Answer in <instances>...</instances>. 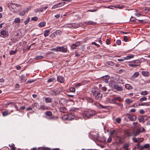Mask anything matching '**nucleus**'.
Here are the masks:
<instances>
[{
  "mask_svg": "<svg viewBox=\"0 0 150 150\" xmlns=\"http://www.w3.org/2000/svg\"><path fill=\"white\" fill-rule=\"evenodd\" d=\"M91 91L93 95L95 96L96 99L100 100L102 98V95L97 88H92Z\"/></svg>",
  "mask_w": 150,
  "mask_h": 150,
  "instance_id": "1",
  "label": "nucleus"
},
{
  "mask_svg": "<svg viewBox=\"0 0 150 150\" xmlns=\"http://www.w3.org/2000/svg\"><path fill=\"white\" fill-rule=\"evenodd\" d=\"M8 6L10 9L14 12L18 11L20 7V6L19 4L13 3H9Z\"/></svg>",
  "mask_w": 150,
  "mask_h": 150,
  "instance_id": "2",
  "label": "nucleus"
},
{
  "mask_svg": "<svg viewBox=\"0 0 150 150\" xmlns=\"http://www.w3.org/2000/svg\"><path fill=\"white\" fill-rule=\"evenodd\" d=\"M96 114V112L94 110H85L83 113V116L84 119H88L91 116H93Z\"/></svg>",
  "mask_w": 150,
  "mask_h": 150,
  "instance_id": "3",
  "label": "nucleus"
},
{
  "mask_svg": "<svg viewBox=\"0 0 150 150\" xmlns=\"http://www.w3.org/2000/svg\"><path fill=\"white\" fill-rule=\"evenodd\" d=\"M92 105L95 106L97 107V108L99 109L106 108L107 107V106H104L102 105L98 102H95Z\"/></svg>",
  "mask_w": 150,
  "mask_h": 150,
  "instance_id": "4",
  "label": "nucleus"
},
{
  "mask_svg": "<svg viewBox=\"0 0 150 150\" xmlns=\"http://www.w3.org/2000/svg\"><path fill=\"white\" fill-rule=\"evenodd\" d=\"M57 51L66 52H67V47L65 46L57 47Z\"/></svg>",
  "mask_w": 150,
  "mask_h": 150,
  "instance_id": "5",
  "label": "nucleus"
},
{
  "mask_svg": "<svg viewBox=\"0 0 150 150\" xmlns=\"http://www.w3.org/2000/svg\"><path fill=\"white\" fill-rule=\"evenodd\" d=\"M65 4V2H62L57 4L53 6L52 7V9H55L58 7L62 6H64Z\"/></svg>",
  "mask_w": 150,
  "mask_h": 150,
  "instance_id": "6",
  "label": "nucleus"
},
{
  "mask_svg": "<svg viewBox=\"0 0 150 150\" xmlns=\"http://www.w3.org/2000/svg\"><path fill=\"white\" fill-rule=\"evenodd\" d=\"M69 25H71V28H78L80 26V24L77 23H70L69 24Z\"/></svg>",
  "mask_w": 150,
  "mask_h": 150,
  "instance_id": "7",
  "label": "nucleus"
},
{
  "mask_svg": "<svg viewBox=\"0 0 150 150\" xmlns=\"http://www.w3.org/2000/svg\"><path fill=\"white\" fill-rule=\"evenodd\" d=\"M1 34L2 35V36L4 38H5L8 36V33L7 31L3 30L1 32Z\"/></svg>",
  "mask_w": 150,
  "mask_h": 150,
  "instance_id": "8",
  "label": "nucleus"
},
{
  "mask_svg": "<svg viewBox=\"0 0 150 150\" xmlns=\"http://www.w3.org/2000/svg\"><path fill=\"white\" fill-rule=\"evenodd\" d=\"M140 149L143 150L144 148L148 149V150H150V146L149 144H147L144 145L140 146Z\"/></svg>",
  "mask_w": 150,
  "mask_h": 150,
  "instance_id": "9",
  "label": "nucleus"
},
{
  "mask_svg": "<svg viewBox=\"0 0 150 150\" xmlns=\"http://www.w3.org/2000/svg\"><path fill=\"white\" fill-rule=\"evenodd\" d=\"M74 116L71 114H69L67 116L66 119L68 120H72L74 118Z\"/></svg>",
  "mask_w": 150,
  "mask_h": 150,
  "instance_id": "10",
  "label": "nucleus"
},
{
  "mask_svg": "<svg viewBox=\"0 0 150 150\" xmlns=\"http://www.w3.org/2000/svg\"><path fill=\"white\" fill-rule=\"evenodd\" d=\"M109 78L110 77L106 75L103 76L102 79L105 83H108Z\"/></svg>",
  "mask_w": 150,
  "mask_h": 150,
  "instance_id": "11",
  "label": "nucleus"
},
{
  "mask_svg": "<svg viewBox=\"0 0 150 150\" xmlns=\"http://www.w3.org/2000/svg\"><path fill=\"white\" fill-rule=\"evenodd\" d=\"M57 80L60 83H62L64 82V79L63 76H60L57 77Z\"/></svg>",
  "mask_w": 150,
  "mask_h": 150,
  "instance_id": "12",
  "label": "nucleus"
},
{
  "mask_svg": "<svg viewBox=\"0 0 150 150\" xmlns=\"http://www.w3.org/2000/svg\"><path fill=\"white\" fill-rule=\"evenodd\" d=\"M50 93L51 95L55 96L58 94L59 93V92L58 91L56 90L54 91H50Z\"/></svg>",
  "mask_w": 150,
  "mask_h": 150,
  "instance_id": "13",
  "label": "nucleus"
},
{
  "mask_svg": "<svg viewBox=\"0 0 150 150\" xmlns=\"http://www.w3.org/2000/svg\"><path fill=\"white\" fill-rule=\"evenodd\" d=\"M85 23L86 25H95L96 24V23L91 21H87L85 22Z\"/></svg>",
  "mask_w": 150,
  "mask_h": 150,
  "instance_id": "14",
  "label": "nucleus"
},
{
  "mask_svg": "<svg viewBox=\"0 0 150 150\" xmlns=\"http://www.w3.org/2000/svg\"><path fill=\"white\" fill-rule=\"evenodd\" d=\"M80 42H76L75 44H73L71 46V48L73 49L76 48V47L80 45Z\"/></svg>",
  "mask_w": 150,
  "mask_h": 150,
  "instance_id": "15",
  "label": "nucleus"
},
{
  "mask_svg": "<svg viewBox=\"0 0 150 150\" xmlns=\"http://www.w3.org/2000/svg\"><path fill=\"white\" fill-rule=\"evenodd\" d=\"M130 120L132 121H134L137 118L136 115H133L132 116H129L128 117Z\"/></svg>",
  "mask_w": 150,
  "mask_h": 150,
  "instance_id": "16",
  "label": "nucleus"
},
{
  "mask_svg": "<svg viewBox=\"0 0 150 150\" xmlns=\"http://www.w3.org/2000/svg\"><path fill=\"white\" fill-rule=\"evenodd\" d=\"M113 87L119 91H121L122 90V88L121 87L118 86L117 85H114Z\"/></svg>",
  "mask_w": 150,
  "mask_h": 150,
  "instance_id": "17",
  "label": "nucleus"
},
{
  "mask_svg": "<svg viewBox=\"0 0 150 150\" xmlns=\"http://www.w3.org/2000/svg\"><path fill=\"white\" fill-rule=\"evenodd\" d=\"M139 106H149L150 105V102L147 103H139L138 104Z\"/></svg>",
  "mask_w": 150,
  "mask_h": 150,
  "instance_id": "18",
  "label": "nucleus"
},
{
  "mask_svg": "<svg viewBox=\"0 0 150 150\" xmlns=\"http://www.w3.org/2000/svg\"><path fill=\"white\" fill-rule=\"evenodd\" d=\"M20 78L22 81H25L27 79L26 76L24 75L21 76Z\"/></svg>",
  "mask_w": 150,
  "mask_h": 150,
  "instance_id": "19",
  "label": "nucleus"
},
{
  "mask_svg": "<svg viewBox=\"0 0 150 150\" xmlns=\"http://www.w3.org/2000/svg\"><path fill=\"white\" fill-rule=\"evenodd\" d=\"M142 74L144 76H149V74L148 71H142Z\"/></svg>",
  "mask_w": 150,
  "mask_h": 150,
  "instance_id": "20",
  "label": "nucleus"
},
{
  "mask_svg": "<svg viewBox=\"0 0 150 150\" xmlns=\"http://www.w3.org/2000/svg\"><path fill=\"white\" fill-rule=\"evenodd\" d=\"M133 101L132 100H131L129 98H127L125 100V103L128 104H129L132 103Z\"/></svg>",
  "mask_w": 150,
  "mask_h": 150,
  "instance_id": "21",
  "label": "nucleus"
},
{
  "mask_svg": "<svg viewBox=\"0 0 150 150\" xmlns=\"http://www.w3.org/2000/svg\"><path fill=\"white\" fill-rule=\"evenodd\" d=\"M117 100H118V101L120 102H121L122 101V100L121 99V98L120 96H118V97H114V98H113L112 99V101H116Z\"/></svg>",
  "mask_w": 150,
  "mask_h": 150,
  "instance_id": "22",
  "label": "nucleus"
},
{
  "mask_svg": "<svg viewBox=\"0 0 150 150\" xmlns=\"http://www.w3.org/2000/svg\"><path fill=\"white\" fill-rule=\"evenodd\" d=\"M138 119L139 121L140 122H144V116H141L138 117Z\"/></svg>",
  "mask_w": 150,
  "mask_h": 150,
  "instance_id": "23",
  "label": "nucleus"
},
{
  "mask_svg": "<svg viewBox=\"0 0 150 150\" xmlns=\"http://www.w3.org/2000/svg\"><path fill=\"white\" fill-rule=\"evenodd\" d=\"M134 57V55L132 54H129L128 56L125 57V60H128Z\"/></svg>",
  "mask_w": 150,
  "mask_h": 150,
  "instance_id": "24",
  "label": "nucleus"
},
{
  "mask_svg": "<svg viewBox=\"0 0 150 150\" xmlns=\"http://www.w3.org/2000/svg\"><path fill=\"white\" fill-rule=\"evenodd\" d=\"M8 146L11 147V150H15L16 148L14 147V144L12 143L11 145L9 144Z\"/></svg>",
  "mask_w": 150,
  "mask_h": 150,
  "instance_id": "25",
  "label": "nucleus"
},
{
  "mask_svg": "<svg viewBox=\"0 0 150 150\" xmlns=\"http://www.w3.org/2000/svg\"><path fill=\"white\" fill-rule=\"evenodd\" d=\"M139 73L138 72H135L133 74L132 77L134 78L137 77L139 75Z\"/></svg>",
  "mask_w": 150,
  "mask_h": 150,
  "instance_id": "26",
  "label": "nucleus"
},
{
  "mask_svg": "<svg viewBox=\"0 0 150 150\" xmlns=\"http://www.w3.org/2000/svg\"><path fill=\"white\" fill-rule=\"evenodd\" d=\"M59 111L61 112H65L66 111V109L63 107L59 109Z\"/></svg>",
  "mask_w": 150,
  "mask_h": 150,
  "instance_id": "27",
  "label": "nucleus"
},
{
  "mask_svg": "<svg viewBox=\"0 0 150 150\" xmlns=\"http://www.w3.org/2000/svg\"><path fill=\"white\" fill-rule=\"evenodd\" d=\"M50 30H46L44 31V36L46 37L47 36H48L49 34L50 33Z\"/></svg>",
  "mask_w": 150,
  "mask_h": 150,
  "instance_id": "28",
  "label": "nucleus"
},
{
  "mask_svg": "<svg viewBox=\"0 0 150 150\" xmlns=\"http://www.w3.org/2000/svg\"><path fill=\"white\" fill-rule=\"evenodd\" d=\"M126 88L128 89H132V87L129 84H126L125 85Z\"/></svg>",
  "mask_w": 150,
  "mask_h": 150,
  "instance_id": "29",
  "label": "nucleus"
},
{
  "mask_svg": "<svg viewBox=\"0 0 150 150\" xmlns=\"http://www.w3.org/2000/svg\"><path fill=\"white\" fill-rule=\"evenodd\" d=\"M128 65L130 67H136L138 66V65L137 64H134L132 63H131L129 64H128Z\"/></svg>",
  "mask_w": 150,
  "mask_h": 150,
  "instance_id": "30",
  "label": "nucleus"
},
{
  "mask_svg": "<svg viewBox=\"0 0 150 150\" xmlns=\"http://www.w3.org/2000/svg\"><path fill=\"white\" fill-rule=\"evenodd\" d=\"M110 133L111 135H116L117 134V132L115 130H113L112 131H111L110 132Z\"/></svg>",
  "mask_w": 150,
  "mask_h": 150,
  "instance_id": "31",
  "label": "nucleus"
},
{
  "mask_svg": "<svg viewBox=\"0 0 150 150\" xmlns=\"http://www.w3.org/2000/svg\"><path fill=\"white\" fill-rule=\"evenodd\" d=\"M45 22H42L40 23H39L38 25H39V27H42L44 26H45Z\"/></svg>",
  "mask_w": 150,
  "mask_h": 150,
  "instance_id": "32",
  "label": "nucleus"
},
{
  "mask_svg": "<svg viewBox=\"0 0 150 150\" xmlns=\"http://www.w3.org/2000/svg\"><path fill=\"white\" fill-rule=\"evenodd\" d=\"M14 22L15 23H19L20 22V19L19 18H16L14 21Z\"/></svg>",
  "mask_w": 150,
  "mask_h": 150,
  "instance_id": "33",
  "label": "nucleus"
},
{
  "mask_svg": "<svg viewBox=\"0 0 150 150\" xmlns=\"http://www.w3.org/2000/svg\"><path fill=\"white\" fill-rule=\"evenodd\" d=\"M45 115L47 116H50L52 115V113L50 111H47L46 112Z\"/></svg>",
  "mask_w": 150,
  "mask_h": 150,
  "instance_id": "34",
  "label": "nucleus"
},
{
  "mask_svg": "<svg viewBox=\"0 0 150 150\" xmlns=\"http://www.w3.org/2000/svg\"><path fill=\"white\" fill-rule=\"evenodd\" d=\"M57 118L58 117L57 116H53L49 118L48 119L49 120H55L57 119Z\"/></svg>",
  "mask_w": 150,
  "mask_h": 150,
  "instance_id": "35",
  "label": "nucleus"
},
{
  "mask_svg": "<svg viewBox=\"0 0 150 150\" xmlns=\"http://www.w3.org/2000/svg\"><path fill=\"white\" fill-rule=\"evenodd\" d=\"M45 101L47 103H50L51 101V99L50 98H45Z\"/></svg>",
  "mask_w": 150,
  "mask_h": 150,
  "instance_id": "36",
  "label": "nucleus"
},
{
  "mask_svg": "<svg viewBox=\"0 0 150 150\" xmlns=\"http://www.w3.org/2000/svg\"><path fill=\"white\" fill-rule=\"evenodd\" d=\"M9 114L8 112L7 111H4L2 113V115L3 116H6L7 115Z\"/></svg>",
  "mask_w": 150,
  "mask_h": 150,
  "instance_id": "37",
  "label": "nucleus"
},
{
  "mask_svg": "<svg viewBox=\"0 0 150 150\" xmlns=\"http://www.w3.org/2000/svg\"><path fill=\"white\" fill-rule=\"evenodd\" d=\"M32 106L33 107H35L37 108H38L39 107V105L37 103H35L32 104Z\"/></svg>",
  "mask_w": 150,
  "mask_h": 150,
  "instance_id": "38",
  "label": "nucleus"
},
{
  "mask_svg": "<svg viewBox=\"0 0 150 150\" xmlns=\"http://www.w3.org/2000/svg\"><path fill=\"white\" fill-rule=\"evenodd\" d=\"M44 57L42 56H38L35 57V59L37 60L42 59Z\"/></svg>",
  "mask_w": 150,
  "mask_h": 150,
  "instance_id": "39",
  "label": "nucleus"
},
{
  "mask_svg": "<svg viewBox=\"0 0 150 150\" xmlns=\"http://www.w3.org/2000/svg\"><path fill=\"white\" fill-rule=\"evenodd\" d=\"M56 35H60L61 34L62 32L61 31L58 30L54 32Z\"/></svg>",
  "mask_w": 150,
  "mask_h": 150,
  "instance_id": "40",
  "label": "nucleus"
},
{
  "mask_svg": "<svg viewBox=\"0 0 150 150\" xmlns=\"http://www.w3.org/2000/svg\"><path fill=\"white\" fill-rule=\"evenodd\" d=\"M147 99V98L145 97H144L142 98H141L139 99V101L140 102H142L146 100Z\"/></svg>",
  "mask_w": 150,
  "mask_h": 150,
  "instance_id": "41",
  "label": "nucleus"
},
{
  "mask_svg": "<svg viewBox=\"0 0 150 150\" xmlns=\"http://www.w3.org/2000/svg\"><path fill=\"white\" fill-rule=\"evenodd\" d=\"M141 132L139 130L137 129L135 132L134 134L135 136H137Z\"/></svg>",
  "mask_w": 150,
  "mask_h": 150,
  "instance_id": "42",
  "label": "nucleus"
},
{
  "mask_svg": "<svg viewBox=\"0 0 150 150\" xmlns=\"http://www.w3.org/2000/svg\"><path fill=\"white\" fill-rule=\"evenodd\" d=\"M122 140L120 139H119L118 142H116V143L117 145H119L120 144H122Z\"/></svg>",
  "mask_w": 150,
  "mask_h": 150,
  "instance_id": "43",
  "label": "nucleus"
},
{
  "mask_svg": "<svg viewBox=\"0 0 150 150\" xmlns=\"http://www.w3.org/2000/svg\"><path fill=\"white\" fill-rule=\"evenodd\" d=\"M148 94L147 92L146 91H144L141 92V94L142 95H146Z\"/></svg>",
  "mask_w": 150,
  "mask_h": 150,
  "instance_id": "44",
  "label": "nucleus"
},
{
  "mask_svg": "<svg viewBox=\"0 0 150 150\" xmlns=\"http://www.w3.org/2000/svg\"><path fill=\"white\" fill-rule=\"evenodd\" d=\"M25 13V11H21L19 13V15L20 16H24Z\"/></svg>",
  "mask_w": 150,
  "mask_h": 150,
  "instance_id": "45",
  "label": "nucleus"
},
{
  "mask_svg": "<svg viewBox=\"0 0 150 150\" xmlns=\"http://www.w3.org/2000/svg\"><path fill=\"white\" fill-rule=\"evenodd\" d=\"M115 103L118 105L119 107H120L121 108H123V105L122 104L120 103Z\"/></svg>",
  "mask_w": 150,
  "mask_h": 150,
  "instance_id": "46",
  "label": "nucleus"
},
{
  "mask_svg": "<svg viewBox=\"0 0 150 150\" xmlns=\"http://www.w3.org/2000/svg\"><path fill=\"white\" fill-rule=\"evenodd\" d=\"M43 8H40L38 9H36V12H42L43 11Z\"/></svg>",
  "mask_w": 150,
  "mask_h": 150,
  "instance_id": "47",
  "label": "nucleus"
},
{
  "mask_svg": "<svg viewBox=\"0 0 150 150\" xmlns=\"http://www.w3.org/2000/svg\"><path fill=\"white\" fill-rule=\"evenodd\" d=\"M129 146V145L128 144H125L123 147V149H128V147Z\"/></svg>",
  "mask_w": 150,
  "mask_h": 150,
  "instance_id": "48",
  "label": "nucleus"
},
{
  "mask_svg": "<svg viewBox=\"0 0 150 150\" xmlns=\"http://www.w3.org/2000/svg\"><path fill=\"white\" fill-rule=\"evenodd\" d=\"M69 90L71 92H74L75 91V89L74 88L71 87L70 88Z\"/></svg>",
  "mask_w": 150,
  "mask_h": 150,
  "instance_id": "49",
  "label": "nucleus"
},
{
  "mask_svg": "<svg viewBox=\"0 0 150 150\" xmlns=\"http://www.w3.org/2000/svg\"><path fill=\"white\" fill-rule=\"evenodd\" d=\"M69 23H68V24H65V25H64L62 26V27H64V28H71V25H70V26H68V25H69Z\"/></svg>",
  "mask_w": 150,
  "mask_h": 150,
  "instance_id": "50",
  "label": "nucleus"
},
{
  "mask_svg": "<svg viewBox=\"0 0 150 150\" xmlns=\"http://www.w3.org/2000/svg\"><path fill=\"white\" fill-rule=\"evenodd\" d=\"M55 79L54 78H50L48 79L47 80V81L48 82H50L52 81H53Z\"/></svg>",
  "mask_w": 150,
  "mask_h": 150,
  "instance_id": "51",
  "label": "nucleus"
},
{
  "mask_svg": "<svg viewBox=\"0 0 150 150\" xmlns=\"http://www.w3.org/2000/svg\"><path fill=\"white\" fill-rule=\"evenodd\" d=\"M16 50H11L10 52V54L11 55H13L16 53Z\"/></svg>",
  "mask_w": 150,
  "mask_h": 150,
  "instance_id": "52",
  "label": "nucleus"
},
{
  "mask_svg": "<svg viewBox=\"0 0 150 150\" xmlns=\"http://www.w3.org/2000/svg\"><path fill=\"white\" fill-rule=\"evenodd\" d=\"M56 34H55V32H54L52 33L50 35V37L52 38H53L54 37H55L56 35Z\"/></svg>",
  "mask_w": 150,
  "mask_h": 150,
  "instance_id": "53",
  "label": "nucleus"
},
{
  "mask_svg": "<svg viewBox=\"0 0 150 150\" xmlns=\"http://www.w3.org/2000/svg\"><path fill=\"white\" fill-rule=\"evenodd\" d=\"M39 109L41 110H44L45 109V106L44 105H42L40 106Z\"/></svg>",
  "mask_w": 150,
  "mask_h": 150,
  "instance_id": "54",
  "label": "nucleus"
},
{
  "mask_svg": "<svg viewBox=\"0 0 150 150\" xmlns=\"http://www.w3.org/2000/svg\"><path fill=\"white\" fill-rule=\"evenodd\" d=\"M136 20V18L135 17H131L130 20L131 21L133 22L135 21Z\"/></svg>",
  "mask_w": 150,
  "mask_h": 150,
  "instance_id": "55",
  "label": "nucleus"
},
{
  "mask_svg": "<svg viewBox=\"0 0 150 150\" xmlns=\"http://www.w3.org/2000/svg\"><path fill=\"white\" fill-rule=\"evenodd\" d=\"M35 81V80H28L27 81L26 83H27V84L29 83H30L33 82Z\"/></svg>",
  "mask_w": 150,
  "mask_h": 150,
  "instance_id": "56",
  "label": "nucleus"
},
{
  "mask_svg": "<svg viewBox=\"0 0 150 150\" xmlns=\"http://www.w3.org/2000/svg\"><path fill=\"white\" fill-rule=\"evenodd\" d=\"M116 43L118 45H119L121 44V42L120 40H117L116 41Z\"/></svg>",
  "mask_w": 150,
  "mask_h": 150,
  "instance_id": "57",
  "label": "nucleus"
},
{
  "mask_svg": "<svg viewBox=\"0 0 150 150\" xmlns=\"http://www.w3.org/2000/svg\"><path fill=\"white\" fill-rule=\"evenodd\" d=\"M121 121V119L120 118L118 117L116 119V121L118 123H120Z\"/></svg>",
  "mask_w": 150,
  "mask_h": 150,
  "instance_id": "58",
  "label": "nucleus"
},
{
  "mask_svg": "<svg viewBox=\"0 0 150 150\" xmlns=\"http://www.w3.org/2000/svg\"><path fill=\"white\" fill-rule=\"evenodd\" d=\"M132 139L133 141L135 142H138V140L135 137H133L132 138Z\"/></svg>",
  "mask_w": 150,
  "mask_h": 150,
  "instance_id": "59",
  "label": "nucleus"
},
{
  "mask_svg": "<svg viewBox=\"0 0 150 150\" xmlns=\"http://www.w3.org/2000/svg\"><path fill=\"white\" fill-rule=\"evenodd\" d=\"M139 62L138 60H133L131 62L134 64H137Z\"/></svg>",
  "mask_w": 150,
  "mask_h": 150,
  "instance_id": "60",
  "label": "nucleus"
},
{
  "mask_svg": "<svg viewBox=\"0 0 150 150\" xmlns=\"http://www.w3.org/2000/svg\"><path fill=\"white\" fill-rule=\"evenodd\" d=\"M30 20V18L28 17V18L27 20L25 22V25H27L29 21Z\"/></svg>",
  "mask_w": 150,
  "mask_h": 150,
  "instance_id": "61",
  "label": "nucleus"
},
{
  "mask_svg": "<svg viewBox=\"0 0 150 150\" xmlns=\"http://www.w3.org/2000/svg\"><path fill=\"white\" fill-rule=\"evenodd\" d=\"M105 42L107 45H109L110 44V41L109 39H107L106 40Z\"/></svg>",
  "mask_w": 150,
  "mask_h": 150,
  "instance_id": "62",
  "label": "nucleus"
},
{
  "mask_svg": "<svg viewBox=\"0 0 150 150\" xmlns=\"http://www.w3.org/2000/svg\"><path fill=\"white\" fill-rule=\"evenodd\" d=\"M38 19V18L36 17H33L31 18V20L32 21H36Z\"/></svg>",
  "mask_w": 150,
  "mask_h": 150,
  "instance_id": "63",
  "label": "nucleus"
},
{
  "mask_svg": "<svg viewBox=\"0 0 150 150\" xmlns=\"http://www.w3.org/2000/svg\"><path fill=\"white\" fill-rule=\"evenodd\" d=\"M127 37L126 36H124L123 37V40L125 42L127 41Z\"/></svg>",
  "mask_w": 150,
  "mask_h": 150,
  "instance_id": "64",
  "label": "nucleus"
}]
</instances>
